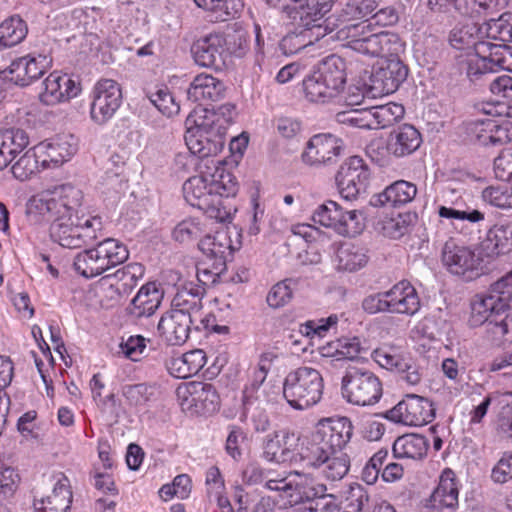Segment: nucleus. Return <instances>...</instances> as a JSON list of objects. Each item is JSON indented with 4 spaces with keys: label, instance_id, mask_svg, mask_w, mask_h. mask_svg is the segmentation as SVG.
<instances>
[{
    "label": "nucleus",
    "instance_id": "1",
    "mask_svg": "<svg viewBox=\"0 0 512 512\" xmlns=\"http://www.w3.org/2000/svg\"><path fill=\"white\" fill-rule=\"evenodd\" d=\"M212 164L184 182L183 195L189 205L203 211L207 217L226 222L232 218L228 198L236 195L237 182L225 166L213 161Z\"/></svg>",
    "mask_w": 512,
    "mask_h": 512
},
{
    "label": "nucleus",
    "instance_id": "2",
    "mask_svg": "<svg viewBox=\"0 0 512 512\" xmlns=\"http://www.w3.org/2000/svg\"><path fill=\"white\" fill-rule=\"evenodd\" d=\"M185 127L184 140L192 154L208 158L223 150L225 128L218 123L215 111L196 107L187 116Z\"/></svg>",
    "mask_w": 512,
    "mask_h": 512
},
{
    "label": "nucleus",
    "instance_id": "3",
    "mask_svg": "<svg viewBox=\"0 0 512 512\" xmlns=\"http://www.w3.org/2000/svg\"><path fill=\"white\" fill-rule=\"evenodd\" d=\"M346 69L345 60L336 54L320 60L303 80L306 99L321 104L338 99L345 89Z\"/></svg>",
    "mask_w": 512,
    "mask_h": 512
},
{
    "label": "nucleus",
    "instance_id": "4",
    "mask_svg": "<svg viewBox=\"0 0 512 512\" xmlns=\"http://www.w3.org/2000/svg\"><path fill=\"white\" fill-rule=\"evenodd\" d=\"M372 23L368 21L347 24L337 32L338 38L347 40L352 50L371 57L396 56L402 50L400 38L391 32H371Z\"/></svg>",
    "mask_w": 512,
    "mask_h": 512
},
{
    "label": "nucleus",
    "instance_id": "5",
    "mask_svg": "<svg viewBox=\"0 0 512 512\" xmlns=\"http://www.w3.org/2000/svg\"><path fill=\"white\" fill-rule=\"evenodd\" d=\"M510 292L507 289L494 291L493 284L486 294L477 295L471 304V326L486 325L488 332L496 339L506 336L512 328V318L506 312L509 310Z\"/></svg>",
    "mask_w": 512,
    "mask_h": 512
},
{
    "label": "nucleus",
    "instance_id": "6",
    "mask_svg": "<svg viewBox=\"0 0 512 512\" xmlns=\"http://www.w3.org/2000/svg\"><path fill=\"white\" fill-rule=\"evenodd\" d=\"M353 433L351 421L346 418L320 420L306 444H302L300 456L319 459L321 455L343 452Z\"/></svg>",
    "mask_w": 512,
    "mask_h": 512
},
{
    "label": "nucleus",
    "instance_id": "7",
    "mask_svg": "<svg viewBox=\"0 0 512 512\" xmlns=\"http://www.w3.org/2000/svg\"><path fill=\"white\" fill-rule=\"evenodd\" d=\"M324 380L312 367L301 366L290 371L283 382V396L296 410H306L318 404L323 396Z\"/></svg>",
    "mask_w": 512,
    "mask_h": 512
},
{
    "label": "nucleus",
    "instance_id": "8",
    "mask_svg": "<svg viewBox=\"0 0 512 512\" xmlns=\"http://www.w3.org/2000/svg\"><path fill=\"white\" fill-rule=\"evenodd\" d=\"M66 248L76 249L86 246L97 238L103 228L99 216L79 215L78 207L83 199V192L66 185Z\"/></svg>",
    "mask_w": 512,
    "mask_h": 512
},
{
    "label": "nucleus",
    "instance_id": "9",
    "mask_svg": "<svg viewBox=\"0 0 512 512\" xmlns=\"http://www.w3.org/2000/svg\"><path fill=\"white\" fill-rule=\"evenodd\" d=\"M440 259L447 272L465 281H472L485 272L484 260L476 249L454 238L444 243Z\"/></svg>",
    "mask_w": 512,
    "mask_h": 512
},
{
    "label": "nucleus",
    "instance_id": "10",
    "mask_svg": "<svg viewBox=\"0 0 512 512\" xmlns=\"http://www.w3.org/2000/svg\"><path fill=\"white\" fill-rule=\"evenodd\" d=\"M341 393L343 398L353 405L373 406L382 397V382L370 370L350 367L342 378Z\"/></svg>",
    "mask_w": 512,
    "mask_h": 512
},
{
    "label": "nucleus",
    "instance_id": "11",
    "mask_svg": "<svg viewBox=\"0 0 512 512\" xmlns=\"http://www.w3.org/2000/svg\"><path fill=\"white\" fill-rule=\"evenodd\" d=\"M371 172L359 156L346 159L336 173L335 181L342 199L355 201L367 192Z\"/></svg>",
    "mask_w": 512,
    "mask_h": 512
},
{
    "label": "nucleus",
    "instance_id": "12",
    "mask_svg": "<svg viewBox=\"0 0 512 512\" xmlns=\"http://www.w3.org/2000/svg\"><path fill=\"white\" fill-rule=\"evenodd\" d=\"M312 219L324 227L333 229L342 236L354 237L363 230L357 210L344 211L335 201L328 200L313 212Z\"/></svg>",
    "mask_w": 512,
    "mask_h": 512
},
{
    "label": "nucleus",
    "instance_id": "13",
    "mask_svg": "<svg viewBox=\"0 0 512 512\" xmlns=\"http://www.w3.org/2000/svg\"><path fill=\"white\" fill-rule=\"evenodd\" d=\"M90 115L94 122L105 124L109 121L122 103V92L119 84L112 79L98 80L91 93Z\"/></svg>",
    "mask_w": 512,
    "mask_h": 512
},
{
    "label": "nucleus",
    "instance_id": "14",
    "mask_svg": "<svg viewBox=\"0 0 512 512\" xmlns=\"http://www.w3.org/2000/svg\"><path fill=\"white\" fill-rule=\"evenodd\" d=\"M385 418L408 426H423L434 420L435 408L427 398L411 394L388 410Z\"/></svg>",
    "mask_w": 512,
    "mask_h": 512
},
{
    "label": "nucleus",
    "instance_id": "15",
    "mask_svg": "<svg viewBox=\"0 0 512 512\" xmlns=\"http://www.w3.org/2000/svg\"><path fill=\"white\" fill-rule=\"evenodd\" d=\"M191 53L197 65L221 70L231 52L223 34L209 33L192 44Z\"/></svg>",
    "mask_w": 512,
    "mask_h": 512
},
{
    "label": "nucleus",
    "instance_id": "16",
    "mask_svg": "<svg viewBox=\"0 0 512 512\" xmlns=\"http://www.w3.org/2000/svg\"><path fill=\"white\" fill-rule=\"evenodd\" d=\"M408 76L407 66L396 56H389L370 76L369 93L380 97L394 93Z\"/></svg>",
    "mask_w": 512,
    "mask_h": 512
},
{
    "label": "nucleus",
    "instance_id": "17",
    "mask_svg": "<svg viewBox=\"0 0 512 512\" xmlns=\"http://www.w3.org/2000/svg\"><path fill=\"white\" fill-rule=\"evenodd\" d=\"M421 143L420 132L414 126L404 124L390 133L386 145L382 141L372 142L367 148V153L372 159L374 153L380 149L398 158L405 157L414 153Z\"/></svg>",
    "mask_w": 512,
    "mask_h": 512
},
{
    "label": "nucleus",
    "instance_id": "18",
    "mask_svg": "<svg viewBox=\"0 0 512 512\" xmlns=\"http://www.w3.org/2000/svg\"><path fill=\"white\" fill-rule=\"evenodd\" d=\"M49 64L45 55H26L13 60L0 76L19 87H27L43 76Z\"/></svg>",
    "mask_w": 512,
    "mask_h": 512
},
{
    "label": "nucleus",
    "instance_id": "19",
    "mask_svg": "<svg viewBox=\"0 0 512 512\" xmlns=\"http://www.w3.org/2000/svg\"><path fill=\"white\" fill-rule=\"evenodd\" d=\"M343 148V141L335 135L316 134L307 142L301 157L309 166L326 165L335 162Z\"/></svg>",
    "mask_w": 512,
    "mask_h": 512
},
{
    "label": "nucleus",
    "instance_id": "20",
    "mask_svg": "<svg viewBox=\"0 0 512 512\" xmlns=\"http://www.w3.org/2000/svg\"><path fill=\"white\" fill-rule=\"evenodd\" d=\"M204 296L205 289L203 286L197 285L193 281H184L177 286L170 311L182 313L196 322L201 316Z\"/></svg>",
    "mask_w": 512,
    "mask_h": 512
},
{
    "label": "nucleus",
    "instance_id": "21",
    "mask_svg": "<svg viewBox=\"0 0 512 512\" xmlns=\"http://www.w3.org/2000/svg\"><path fill=\"white\" fill-rule=\"evenodd\" d=\"M225 94L226 86L224 82L207 73L196 75L187 90L188 99L198 102L199 107L208 102L220 101L225 97Z\"/></svg>",
    "mask_w": 512,
    "mask_h": 512
},
{
    "label": "nucleus",
    "instance_id": "22",
    "mask_svg": "<svg viewBox=\"0 0 512 512\" xmlns=\"http://www.w3.org/2000/svg\"><path fill=\"white\" fill-rule=\"evenodd\" d=\"M300 459L302 465L315 469L319 475L332 482L343 479L350 469V458L344 452L324 454L317 460L309 457Z\"/></svg>",
    "mask_w": 512,
    "mask_h": 512
},
{
    "label": "nucleus",
    "instance_id": "23",
    "mask_svg": "<svg viewBox=\"0 0 512 512\" xmlns=\"http://www.w3.org/2000/svg\"><path fill=\"white\" fill-rule=\"evenodd\" d=\"M194 324L195 321L189 316L169 311L160 318L158 332L168 345H182L187 341Z\"/></svg>",
    "mask_w": 512,
    "mask_h": 512
},
{
    "label": "nucleus",
    "instance_id": "24",
    "mask_svg": "<svg viewBox=\"0 0 512 512\" xmlns=\"http://www.w3.org/2000/svg\"><path fill=\"white\" fill-rule=\"evenodd\" d=\"M459 489L455 474L450 469H445L439 479L426 506L437 511L454 510L458 506Z\"/></svg>",
    "mask_w": 512,
    "mask_h": 512
},
{
    "label": "nucleus",
    "instance_id": "25",
    "mask_svg": "<svg viewBox=\"0 0 512 512\" xmlns=\"http://www.w3.org/2000/svg\"><path fill=\"white\" fill-rule=\"evenodd\" d=\"M390 313L415 315L421 307L419 295L408 281H400L388 290Z\"/></svg>",
    "mask_w": 512,
    "mask_h": 512
},
{
    "label": "nucleus",
    "instance_id": "26",
    "mask_svg": "<svg viewBox=\"0 0 512 512\" xmlns=\"http://www.w3.org/2000/svg\"><path fill=\"white\" fill-rule=\"evenodd\" d=\"M119 297V290L113 285L93 284L86 289L75 291L73 301L78 302L88 309L99 310L112 306Z\"/></svg>",
    "mask_w": 512,
    "mask_h": 512
},
{
    "label": "nucleus",
    "instance_id": "27",
    "mask_svg": "<svg viewBox=\"0 0 512 512\" xmlns=\"http://www.w3.org/2000/svg\"><path fill=\"white\" fill-rule=\"evenodd\" d=\"M268 435L263 443V451L262 457L268 461L273 463H284L290 461L294 464H302L301 459H298L300 456V450L297 453L293 451V443L294 441H298V438L295 437L294 434L284 433L282 437V443Z\"/></svg>",
    "mask_w": 512,
    "mask_h": 512
},
{
    "label": "nucleus",
    "instance_id": "28",
    "mask_svg": "<svg viewBox=\"0 0 512 512\" xmlns=\"http://www.w3.org/2000/svg\"><path fill=\"white\" fill-rule=\"evenodd\" d=\"M163 292L155 282L143 285L127 307L128 313L134 318L150 317L159 308Z\"/></svg>",
    "mask_w": 512,
    "mask_h": 512
},
{
    "label": "nucleus",
    "instance_id": "29",
    "mask_svg": "<svg viewBox=\"0 0 512 512\" xmlns=\"http://www.w3.org/2000/svg\"><path fill=\"white\" fill-rule=\"evenodd\" d=\"M35 155L38 157L40 165L43 169H49L45 176V180H64V163L63 147L61 144H53L50 142H41L34 147Z\"/></svg>",
    "mask_w": 512,
    "mask_h": 512
},
{
    "label": "nucleus",
    "instance_id": "30",
    "mask_svg": "<svg viewBox=\"0 0 512 512\" xmlns=\"http://www.w3.org/2000/svg\"><path fill=\"white\" fill-rule=\"evenodd\" d=\"M491 42L478 44L476 50L469 52L460 63L465 70L467 77L472 81L478 80L486 73L496 72L495 65L492 63V57L489 55Z\"/></svg>",
    "mask_w": 512,
    "mask_h": 512
},
{
    "label": "nucleus",
    "instance_id": "31",
    "mask_svg": "<svg viewBox=\"0 0 512 512\" xmlns=\"http://www.w3.org/2000/svg\"><path fill=\"white\" fill-rule=\"evenodd\" d=\"M326 490V486L318 482L312 474L295 471L290 504L322 498L325 496Z\"/></svg>",
    "mask_w": 512,
    "mask_h": 512
},
{
    "label": "nucleus",
    "instance_id": "32",
    "mask_svg": "<svg viewBox=\"0 0 512 512\" xmlns=\"http://www.w3.org/2000/svg\"><path fill=\"white\" fill-rule=\"evenodd\" d=\"M29 144V136L19 128L0 130V171Z\"/></svg>",
    "mask_w": 512,
    "mask_h": 512
},
{
    "label": "nucleus",
    "instance_id": "33",
    "mask_svg": "<svg viewBox=\"0 0 512 512\" xmlns=\"http://www.w3.org/2000/svg\"><path fill=\"white\" fill-rule=\"evenodd\" d=\"M481 249L488 257L512 251V221L491 228L481 243Z\"/></svg>",
    "mask_w": 512,
    "mask_h": 512
},
{
    "label": "nucleus",
    "instance_id": "34",
    "mask_svg": "<svg viewBox=\"0 0 512 512\" xmlns=\"http://www.w3.org/2000/svg\"><path fill=\"white\" fill-rule=\"evenodd\" d=\"M188 392L196 413L211 415L218 411L220 397L212 384L193 382L189 385Z\"/></svg>",
    "mask_w": 512,
    "mask_h": 512
},
{
    "label": "nucleus",
    "instance_id": "35",
    "mask_svg": "<svg viewBox=\"0 0 512 512\" xmlns=\"http://www.w3.org/2000/svg\"><path fill=\"white\" fill-rule=\"evenodd\" d=\"M417 186L406 180H397L381 192L377 201L380 205L400 208L411 203L417 195Z\"/></svg>",
    "mask_w": 512,
    "mask_h": 512
},
{
    "label": "nucleus",
    "instance_id": "36",
    "mask_svg": "<svg viewBox=\"0 0 512 512\" xmlns=\"http://www.w3.org/2000/svg\"><path fill=\"white\" fill-rule=\"evenodd\" d=\"M368 261V249L362 245L344 243L337 250L336 268L338 271L356 272L365 267Z\"/></svg>",
    "mask_w": 512,
    "mask_h": 512
},
{
    "label": "nucleus",
    "instance_id": "37",
    "mask_svg": "<svg viewBox=\"0 0 512 512\" xmlns=\"http://www.w3.org/2000/svg\"><path fill=\"white\" fill-rule=\"evenodd\" d=\"M198 246L207 257L214 259V264L219 266L224 265L227 258L232 255L231 239L226 231L205 236Z\"/></svg>",
    "mask_w": 512,
    "mask_h": 512
},
{
    "label": "nucleus",
    "instance_id": "38",
    "mask_svg": "<svg viewBox=\"0 0 512 512\" xmlns=\"http://www.w3.org/2000/svg\"><path fill=\"white\" fill-rule=\"evenodd\" d=\"M428 448L429 441L424 435L409 433L395 440L393 454L396 458L421 460L426 456Z\"/></svg>",
    "mask_w": 512,
    "mask_h": 512
},
{
    "label": "nucleus",
    "instance_id": "39",
    "mask_svg": "<svg viewBox=\"0 0 512 512\" xmlns=\"http://www.w3.org/2000/svg\"><path fill=\"white\" fill-rule=\"evenodd\" d=\"M206 361V354L203 350H191L172 358L169 364V371L174 377L185 379L196 375L205 366Z\"/></svg>",
    "mask_w": 512,
    "mask_h": 512
},
{
    "label": "nucleus",
    "instance_id": "40",
    "mask_svg": "<svg viewBox=\"0 0 512 512\" xmlns=\"http://www.w3.org/2000/svg\"><path fill=\"white\" fill-rule=\"evenodd\" d=\"M449 42L455 49L476 50L478 44L487 43L489 41L482 39L480 25L473 22H467L456 25L450 31Z\"/></svg>",
    "mask_w": 512,
    "mask_h": 512
},
{
    "label": "nucleus",
    "instance_id": "41",
    "mask_svg": "<svg viewBox=\"0 0 512 512\" xmlns=\"http://www.w3.org/2000/svg\"><path fill=\"white\" fill-rule=\"evenodd\" d=\"M70 257L71 268L79 276L89 279L105 272L95 248L84 249Z\"/></svg>",
    "mask_w": 512,
    "mask_h": 512
},
{
    "label": "nucleus",
    "instance_id": "42",
    "mask_svg": "<svg viewBox=\"0 0 512 512\" xmlns=\"http://www.w3.org/2000/svg\"><path fill=\"white\" fill-rule=\"evenodd\" d=\"M94 248L105 271L122 264L129 256L126 246L114 238H107Z\"/></svg>",
    "mask_w": 512,
    "mask_h": 512
},
{
    "label": "nucleus",
    "instance_id": "43",
    "mask_svg": "<svg viewBox=\"0 0 512 512\" xmlns=\"http://www.w3.org/2000/svg\"><path fill=\"white\" fill-rule=\"evenodd\" d=\"M365 349L357 337L344 338L337 341L335 347L329 345L323 347L321 354L324 357L332 358V361L355 360L360 357Z\"/></svg>",
    "mask_w": 512,
    "mask_h": 512
},
{
    "label": "nucleus",
    "instance_id": "44",
    "mask_svg": "<svg viewBox=\"0 0 512 512\" xmlns=\"http://www.w3.org/2000/svg\"><path fill=\"white\" fill-rule=\"evenodd\" d=\"M28 32L27 24L19 16H12L0 24V48H8L22 42Z\"/></svg>",
    "mask_w": 512,
    "mask_h": 512
},
{
    "label": "nucleus",
    "instance_id": "45",
    "mask_svg": "<svg viewBox=\"0 0 512 512\" xmlns=\"http://www.w3.org/2000/svg\"><path fill=\"white\" fill-rule=\"evenodd\" d=\"M480 27L483 40L512 42V14L504 13L498 19H490Z\"/></svg>",
    "mask_w": 512,
    "mask_h": 512
},
{
    "label": "nucleus",
    "instance_id": "46",
    "mask_svg": "<svg viewBox=\"0 0 512 512\" xmlns=\"http://www.w3.org/2000/svg\"><path fill=\"white\" fill-rule=\"evenodd\" d=\"M46 185L41 193V201L51 215H61L64 209L63 181L45 180Z\"/></svg>",
    "mask_w": 512,
    "mask_h": 512
},
{
    "label": "nucleus",
    "instance_id": "47",
    "mask_svg": "<svg viewBox=\"0 0 512 512\" xmlns=\"http://www.w3.org/2000/svg\"><path fill=\"white\" fill-rule=\"evenodd\" d=\"M330 8V0H308L302 11H296V14L299 15V26L305 29L319 27L318 22L330 11Z\"/></svg>",
    "mask_w": 512,
    "mask_h": 512
},
{
    "label": "nucleus",
    "instance_id": "48",
    "mask_svg": "<svg viewBox=\"0 0 512 512\" xmlns=\"http://www.w3.org/2000/svg\"><path fill=\"white\" fill-rule=\"evenodd\" d=\"M374 116L375 129H383L393 125L404 117L405 109L402 104L389 102L371 107Z\"/></svg>",
    "mask_w": 512,
    "mask_h": 512
},
{
    "label": "nucleus",
    "instance_id": "49",
    "mask_svg": "<svg viewBox=\"0 0 512 512\" xmlns=\"http://www.w3.org/2000/svg\"><path fill=\"white\" fill-rule=\"evenodd\" d=\"M158 389L156 385L139 383L125 385L122 394L130 405L142 406L157 398Z\"/></svg>",
    "mask_w": 512,
    "mask_h": 512
},
{
    "label": "nucleus",
    "instance_id": "50",
    "mask_svg": "<svg viewBox=\"0 0 512 512\" xmlns=\"http://www.w3.org/2000/svg\"><path fill=\"white\" fill-rule=\"evenodd\" d=\"M368 500L369 494L363 486L360 484L351 485L343 492L339 508L342 512H362Z\"/></svg>",
    "mask_w": 512,
    "mask_h": 512
},
{
    "label": "nucleus",
    "instance_id": "51",
    "mask_svg": "<svg viewBox=\"0 0 512 512\" xmlns=\"http://www.w3.org/2000/svg\"><path fill=\"white\" fill-rule=\"evenodd\" d=\"M438 215L440 218L459 221H469L477 223L484 220V214L477 209L460 208V202L457 200L452 206L440 205L438 207Z\"/></svg>",
    "mask_w": 512,
    "mask_h": 512
},
{
    "label": "nucleus",
    "instance_id": "52",
    "mask_svg": "<svg viewBox=\"0 0 512 512\" xmlns=\"http://www.w3.org/2000/svg\"><path fill=\"white\" fill-rule=\"evenodd\" d=\"M496 127L494 118H476L465 123L466 134L471 141L487 146L488 136Z\"/></svg>",
    "mask_w": 512,
    "mask_h": 512
},
{
    "label": "nucleus",
    "instance_id": "53",
    "mask_svg": "<svg viewBox=\"0 0 512 512\" xmlns=\"http://www.w3.org/2000/svg\"><path fill=\"white\" fill-rule=\"evenodd\" d=\"M297 283L296 279L288 278L275 284L267 295L268 305L272 308H280L289 303Z\"/></svg>",
    "mask_w": 512,
    "mask_h": 512
},
{
    "label": "nucleus",
    "instance_id": "54",
    "mask_svg": "<svg viewBox=\"0 0 512 512\" xmlns=\"http://www.w3.org/2000/svg\"><path fill=\"white\" fill-rule=\"evenodd\" d=\"M151 103L167 117L174 116L179 113L180 105L176 102L175 97L167 86L157 88L155 92L149 94Z\"/></svg>",
    "mask_w": 512,
    "mask_h": 512
},
{
    "label": "nucleus",
    "instance_id": "55",
    "mask_svg": "<svg viewBox=\"0 0 512 512\" xmlns=\"http://www.w3.org/2000/svg\"><path fill=\"white\" fill-rule=\"evenodd\" d=\"M482 198L497 208H512V186L508 184L489 186L482 191Z\"/></svg>",
    "mask_w": 512,
    "mask_h": 512
},
{
    "label": "nucleus",
    "instance_id": "56",
    "mask_svg": "<svg viewBox=\"0 0 512 512\" xmlns=\"http://www.w3.org/2000/svg\"><path fill=\"white\" fill-rule=\"evenodd\" d=\"M20 477L11 467H0V512H9L4 502L10 498L17 489Z\"/></svg>",
    "mask_w": 512,
    "mask_h": 512
},
{
    "label": "nucleus",
    "instance_id": "57",
    "mask_svg": "<svg viewBox=\"0 0 512 512\" xmlns=\"http://www.w3.org/2000/svg\"><path fill=\"white\" fill-rule=\"evenodd\" d=\"M202 232L201 224L197 219L187 218L175 226L172 231V238L181 244H188L196 241Z\"/></svg>",
    "mask_w": 512,
    "mask_h": 512
},
{
    "label": "nucleus",
    "instance_id": "58",
    "mask_svg": "<svg viewBox=\"0 0 512 512\" xmlns=\"http://www.w3.org/2000/svg\"><path fill=\"white\" fill-rule=\"evenodd\" d=\"M235 498L239 505L238 512H273L274 510V503L269 497L250 499L240 487L236 489Z\"/></svg>",
    "mask_w": 512,
    "mask_h": 512
},
{
    "label": "nucleus",
    "instance_id": "59",
    "mask_svg": "<svg viewBox=\"0 0 512 512\" xmlns=\"http://www.w3.org/2000/svg\"><path fill=\"white\" fill-rule=\"evenodd\" d=\"M39 165V159L35 155V149L33 148L22 155L12 166L11 170L15 178L25 181L38 171Z\"/></svg>",
    "mask_w": 512,
    "mask_h": 512
},
{
    "label": "nucleus",
    "instance_id": "60",
    "mask_svg": "<svg viewBox=\"0 0 512 512\" xmlns=\"http://www.w3.org/2000/svg\"><path fill=\"white\" fill-rule=\"evenodd\" d=\"M338 323V316L332 314L327 318H321L318 320H310L300 325L299 333L308 338H314L315 336L322 338L326 335L327 331L334 327Z\"/></svg>",
    "mask_w": 512,
    "mask_h": 512
},
{
    "label": "nucleus",
    "instance_id": "61",
    "mask_svg": "<svg viewBox=\"0 0 512 512\" xmlns=\"http://www.w3.org/2000/svg\"><path fill=\"white\" fill-rule=\"evenodd\" d=\"M61 75L52 72L44 81V91L40 93V100L46 105H55L62 101L64 93L61 91Z\"/></svg>",
    "mask_w": 512,
    "mask_h": 512
},
{
    "label": "nucleus",
    "instance_id": "62",
    "mask_svg": "<svg viewBox=\"0 0 512 512\" xmlns=\"http://www.w3.org/2000/svg\"><path fill=\"white\" fill-rule=\"evenodd\" d=\"M379 2L380 0H348L343 15L347 20L365 18L375 11Z\"/></svg>",
    "mask_w": 512,
    "mask_h": 512
},
{
    "label": "nucleus",
    "instance_id": "63",
    "mask_svg": "<svg viewBox=\"0 0 512 512\" xmlns=\"http://www.w3.org/2000/svg\"><path fill=\"white\" fill-rule=\"evenodd\" d=\"M491 50L489 55L492 57L496 72L499 70L512 72V46L491 42Z\"/></svg>",
    "mask_w": 512,
    "mask_h": 512
},
{
    "label": "nucleus",
    "instance_id": "64",
    "mask_svg": "<svg viewBox=\"0 0 512 512\" xmlns=\"http://www.w3.org/2000/svg\"><path fill=\"white\" fill-rule=\"evenodd\" d=\"M491 479L496 483H506L512 479V451L503 453L491 472Z\"/></svg>",
    "mask_w": 512,
    "mask_h": 512
}]
</instances>
